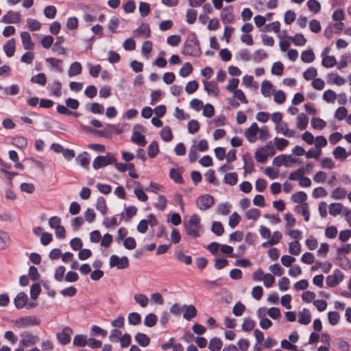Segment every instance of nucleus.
Instances as JSON below:
<instances>
[{"label":"nucleus","instance_id":"nucleus-1","mask_svg":"<svg viewBox=\"0 0 351 351\" xmlns=\"http://www.w3.org/2000/svg\"><path fill=\"white\" fill-rule=\"evenodd\" d=\"M184 228L189 236L193 238L199 237L200 217L196 214L191 215L189 220L184 222Z\"/></svg>","mask_w":351,"mask_h":351},{"label":"nucleus","instance_id":"nucleus-2","mask_svg":"<svg viewBox=\"0 0 351 351\" xmlns=\"http://www.w3.org/2000/svg\"><path fill=\"white\" fill-rule=\"evenodd\" d=\"M182 53L187 56L198 57L201 54V50L195 34H191V38L188 40L182 49Z\"/></svg>","mask_w":351,"mask_h":351},{"label":"nucleus","instance_id":"nucleus-3","mask_svg":"<svg viewBox=\"0 0 351 351\" xmlns=\"http://www.w3.org/2000/svg\"><path fill=\"white\" fill-rule=\"evenodd\" d=\"M276 154L274 145L269 142L265 146L258 149L255 153V158L257 162L264 163L269 156Z\"/></svg>","mask_w":351,"mask_h":351},{"label":"nucleus","instance_id":"nucleus-4","mask_svg":"<svg viewBox=\"0 0 351 351\" xmlns=\"http://www.w3.org/2000/svg\"><path fill=\"white\" fill-rule=\"evenodd\" d=\"M214 203L213 197L208 194L201 195L196 199L197 208L202 211L209 209Z\"/></svg>","mask_w":351,"mask_h":351},{"label":"nucleus","instance_id":"nucleus-5","mask_svg":"<svg viewBox=\"0 0 351 351\" xmlns=\"http://www.w3.org/2000/svg\"><path fill=\"white\" fill-rule=\"evenodd\" d=\"M20 338L19 345L24 348L34 346L40 340L38 336L34 335L28 331L21 332L20 334Z\"/></svg>","mask_w":351,"mask_h":351},{"label":"nucleus","instance_id":"nucleus-6","mask_svg":"<svg viewBox=\"0 0 351 351\" xmlns=\"http://www.w3.org/2000/svg\"><path fill=\"white\" fill-rule=\"evenodd\" d=\"M116 158L110 154L106 156H99L96 157L93 162V167L95 169H99L108 165L115 162Z\"/></svg>","mask_w":351,"mask_h":351},{"label":"nucleus","instance_id":"nucleus-7","mask_svg":"<svg viewBox=\"0 0 351 351\" xmlns=\"http://www.w3.org/2000/svg\"><path fill=\"white\" fill-rule=\"evenodd\" d=\"M40 320L35 316H26L17 319L15 325L19 328H27L33 326H38Z\"/></svg>","mask_w":351,"mask_h":351},{"label":"nucleus","instance_id":"nucleus-8","mask_svg":"<svg viewBox=\"0 0 351 351\" xmlns=\"http://www.w3.org/2000/svg\"><path fill=\"white\" fill-rule=\"evenodd\" d=\"M109 265L110 267H116L119 269H123L129 266V260L125 256L120 258L117 255L112 254L110 257Z\"/></svg>","mask_w":351,"mask_h":351},{"label":"nucleus","instance_id":"nucleus-9","mask_svg":"<svg viewBox=\"0 0 351 351\" xmlns=\"http://www.w3.org/2000/svg\"><path fill=\"white\" fill-rule=\"evenodd\" d=\"M343 277L344 276L340 270L335 269L332 275L327 276L326 284L330 287H334L343 280Z\"/></svg>","mask_w":351,"mask_h":351},{"label":"nucleus","instance_id":"nucleus-10","mask_svg":"<svg viewBox=\"0 0 351 351\" xmlns=\"http://www.w3.org/2000/svg\"><path fill=\"white\" fill-rule=\"evenodd\" d=\"M73 334V330L66 326L62 329V331L56 334L58 341L62 345H66L71 341V335Z\"/></svg>","mask_w":351,"mask_h":351},{"label":"nucleus","instance_id":"nucleus-11","mask_svg":"<svg viewBox=\"0 0 351 351\" xmlns=\"http://www.w3.org/2000/svg\"><path fill=\"white\" fill-rule=\"evenodd\" d=\"M259 130L258 126L256 123H253L245 131V136L250 143H254L257 140V133Z\"/></svg>","mask_w":351,"mask_h":351},{"label":"nucleus","instance_id":"nucleus-12","mask_svg":"<svg viewBox=\"0 0 351 351\" xmlns=\"http://www.w3.org/2000/svg\"><path fill=\"white\" fill-rule=\"evenodd\" d=\"M221 19L224 24L231 23L234 19L233 7L232 5L224 8L221 13Z\"/></svg>","mask_w":351,"mask_h":351},{"label":"nucleus","instance_id":"nucleus-13","mask_svg":"<svg viewBox=\"0 0 351 351\" xmlns=\"http://www.w3.org/2000/svg\"><path fill=\"white\" fill-rule=\"evenodd\" d=\"M21 20V14L18 12L9 11L1 19L4 23H16Z\"/></svg>","mask_w":351,"mask_h":351},{"label":"nucleus","instance_id":"nucleus-14","mask_svg":"<svg viewBox=\"0 0 351 351\" xmlns=\"http://www.w3.org/2000/svg\"><path fill=\"white\" fill-rule=\"evenodd\" d=\"M133 35L136 38L138 37H144V38H148L150 36V29L148 24L143 23L139 27L136 29L134 32Z\"/></svg>","mask_w":351,"mask_h":351},{"label":"nucleus","instance_id":"nucleus-15","mask_svg":"<svg viewBox=\"0 0 351 351\" xmlns=\"http://www.w3.org/2000/svg\"><path fill=\"white\" fill-rule=\"evenodd\" d=\"M182 308L184 311L183 317L186 320H191L192 318L197 315V310L195 307L192 304H184L182 306Z\"/></svg>","mask_w":351,"mask_h":351},{"label":"nucleus","instance_id":"nucleus-16","mask_svg":"<svg viewBox=\"0 0 351 351\" xmlns=\"http://www.w3.org/2000/svg\"><path fill=\"white\" fill-rule=\"evenodd\" d=\"M295 211L301 214L306 221H308L310 219V212L308 210V205L307 203L300 204L295 206Z\"/></svg>","mask_w":351,"mask_h":351},{"label":"nucleus","instance_id":"nucleus-17","mask_svg":"<svg viewBox=\"0 0 351 351\" xmlns=\"http://www.w3.org/2000/svg\"><path fill=\"white\" fill-rule=\"evenodd\" d=\"M204 89L208 93V95H213L215 97L218 96L219 95V89L217 84L214 81L210 82H204Z\"/></svg>","mask_w":351,"mask_h":351},{"label":"nucleus","instance_id":"nucleus-18","mask_svg":"<svg viewBox=\"0 0 351 351\" xmlns=\"http://www.w3.org/2000/svg\"><path fill=\"white\" fill-rule=\"evenodd\" d=\"M328 49L326 48L324 51L322 52V56H323V59L322 61V64L324 67L331 68L337 64L336 58L332 56H324V53H327Z\"/></svg>","mask_w":351,"mask_h":351},{"label":"nucleus","instance_id":"nucleus-19","mask_svg":"<svg viewBox=\"0 0 351 351\" xmlns=\"http://www.w3.org/2000/svg\"><path fill=\"white\" fill-rule=\"evenodd\" d=\"M21 38L25 49L30 50L34 47V43H32L31 36L28 32H21Z\"/></svg>","mask_w":351,"mask_h":351},{"label":"nucleus","instance_id":"nucleus-20","mask_svg":"<svg viewBox=\"0 0 351 351\" xmlns=\"http://www.w3.org/2000/svg\"><path fill=\"white\" fill-rule=\"evenodd\" d=\"M27 302V295L24 292H20L14 298V305L17 308L25 306Z\"/></svg>","mask_w":351,"mask_h":351},{"label":"nucleus","instance_id":"nucleus-21","mask_svg":"<svg viewBox=\"0 0 351 351\" xmlns=\"http://www.w3.org/2000/svg\"><path fill=\"white\" fill-rule=\"evenodd\" d=\"M5 55L10 58L14 56L15 52V40L12 38L9 40L3 47Z\"/></svg>","mask_w":351,"mask_h":351},{"label":"nucleus","instance_id":"nucleus-22","mask_svg":"<svg viewBox=\"0 0 351 351\" xmlns=\"http://www.w3.org/2000/svg\"><path fill=\"white\" fill-rule=\"evenodd\" d=\"M135 341L142 347H146L149 344V337L144 333L137 332L134 337Z\"/></svg>","mask_w":351,"mask_h":351},{"label":"nucleus","instance_id":"nucleus-23","mask_svg":"<svg viewBox=\"0 0 351 351\" xmlns=\"http://www.w3.org/2000/svg\"><path fill=\"white\" fill-rule=\"evenodd\" d=\"M82 70V64L79 62L72 63L68 70V75L73 77L81 74Z\"/></svg>","mask_w":351,"mask_h":351},{"label":"nucleus","instance_id":"nucleus-24","mask_svg":"<svg viewBox=\"0 0 351 351\" xmlns=\"http://www.w3.org/2000/svg\"><path fill=\"white\" fill-rule=\"evenodd\" d=\"M136 212L137 208L135 206H128V208H125V213H121V219L125 221H129L130 219L136 214Z\"/></svg>","mask_w":351,"mask_h":351},{"label":"nucleus","instance_id":"nucleus-25","mask_svg":"<svg viewBox=\"0 0 351 351\" xmlns=\"http://www.w3.org/2000/svg\"><path fill=\"white\" fill-rule=\"evenodd\" d=\"M308 123V117L304 114L300 113L297 117L296 127L300 130H304L306 128Z\"/></svg>","mask_w":351,"mask_h":351},{"label":"nucleus","instance_id":"nucleus-26","mask_svg":"<svg viewBox=\"0 0 351 351\" xmlns=\"http://www.w3.org/2000/svg\"><path fill=\"white\" fill-rule=\"evenodd\" d=\"M132 141L142 147L145 146L147 143L145 136L138 131L133 132L132 135Z\"/></svg>","mask_w":351,"mask_h":351},{"label":"nucleus","instance_id":"nucleus-27","mask_svg":"<svg viewBox=\"0 0 351 351\" xmlns=\"http://www.w3.org/2000/svg\"><path fill=\"white\" fill-rule=\"evenodd\" d=\"M311 318L309 310L304 308L299 314L298 322L301 324L307 325L311 322Z\"/></svg>","mask_w":351,"mask_h":351},{"label":"nucleus","instance_id":"nucleus-28","mask_svg":"<svg viewBox=\"0 0 351 351\" xmlns=\"http://www.w3.org/2000/svg\"><path fill=\"white\" fill-rule=\"evenodd\" d=\"M134 300L142 308H145L149 304L148 298L143 293H136L134 295Z\"/></svg>","mask_w":351,"mask_h":351},{"label":"nucleus","instance_id":"nucleus-29","mask_svg":"<svg viewBox=\"0 0 351 351\" xmlns=\"http://www.w3.org/2000/svg\"><path fill=\"white\" fill-rule=\"evenodd\" d=\"M273 90V85L268 80L263 81L261 84V93L265 97H270Z\"/></svg>","mask_w":351,"mask_h":351},{"label":"nucleus","instance_id":"nucleus-30","mask_svg":"<svg viewBox=\"0 0 351 351\" xmlns=\"http://www.w3.org/2000/svg\"><path fill=\"white\" fill-rule=\"evenodd\" d=\"M88 337L86 335H76L73 340V344L77 347H85L87 344Z\"/></svg>","mask_w":351,"mask_h":351},{"label":"nucleus","instance_id":"nucleus-31","mask_svg":"<svg viewBox=\"0 0 351 351\" xmlns=\"http://www.w3.org/2000/svg\"><path fill=\"white\" fill-rule=\"evenodd\" d=\"M47 64L51 67V69H54L58 72H62V69L60 65L62 62V60L60 59H57L55 58H48L46 59Z\"/></svg>","mask_w":351,"mask_h":351},{"label":"nucleus","instance_id":"nucleus-32","mask_svg":"<svg viewBox=\"0 0 351 351\" xmlns=\"http://www.w3.org/2000/svg\"><path fill=\"white\" fill-rule=\"evenodd\" d=\"M223 346L222 341L218 337H213L210 340L208 348L211 351H220Z\"/></svg>","mask_w":351,"mask_h":351},{"label":"nucleus","instance_id":"nucleus-33","mask_svg":"<svg viewBox=\"0 0 351 351\" xmlns=\"http://www.w3.org/2000/svg\"><path fill=\"white\" fill-rule=\"evenodd\" d=\"M238 176L236 172L227 173L223 178L224 183L230 186H234L237 183Z\"/></svg>","mask_w":351,"mask_h":351},{"label":"nucleus","instance_id":"nucleus-34","mask_svg":"<svg viewBox=\"0 0 351 351\" xmlns=\"http://www.w3.org/2000/svg\"><path fill=\"white\" fill-rule=\"evenodd\" d=\"M287 38L293 41L296 46H304L306 43V39L302 34H296L294 36H288Z\"/></svg>","mask_w":351,"mask_h":351},{"label":"nucleus","instance_id":"nucleus-35","mask_svg":"<svg viewBox=\"0 0 351 351\" xmlns=\"http://www.w3.org/2000/svg\"><path fill=\"white\" fill-rule=\"evenodd\" d=\"M160 134L161 138L165 142H169L173 138V134H172L171 130L169 126L166 125V126L163 127L162 129L161 130Z\"/></svg>","mask_w":351,"mask_h":351},{"label":"nucleus","instance_id":"nucleus-36","mask_svg":"<svg viewBox=\"0 0 351 351\" xmlns=\"http://www.w3.org/2000/svg\"><path fill=\"white\" fill-rule=\"evenodd\" d=\"M134 184L138 186L134 191V193L136 195L137 199L141 202H146L148 199V197L141 188V184L138 182H135Z\"/></svg>","mask_w":351,"mask_h":351},{"label":"nucleus","instance_id":"nucleus-37","mask_svg":"<svg viewBox=\"0 0 351 351\" xmlns=\"http://www.w3.org/2000/svg\"><path fill=\"white\" fill-rule=\"evenodd\" d=\"M333 155L336 159L343 160H345L348 154L346 152L345 148L338 146L333 151Z\"/></svg>","mask_w":351,"mask_h":351},{"label":"nucleus","instance_id":"nucleus-38","mask_svg":"<svg viewBox=\"0 0 351 351\" xmlns=\"http://www.w3.org/2000/svg\"><path fill=\"white\" fill-rule=\"evenodd\" d=\"M301 252L300 244L298 241H291L289 243V254L298 256Z\"/></svg>","mask_w":351,"mask_h":351},{"label":"nucleus","instance_id":"nucleus-39","mask_svg":"<svg viewBox=\"0 0 351 351\" xmlns=\"http://www.w3.org/2000/svg\"><path fill=\"white\" fill-rule=\"evenodd\" d=\"M12 143L14 146L23 149L27 145V140L23 136H17L12 138Z\"/></svg>","mask_w":351,"mask_h":351},{"label":"nucleus","instance_id":"nucleus-40","mask_svg":"<svg viewBox=\"0 0 351 351\" xmlns=\"http://www.w3.org/2000/svg\"><path fill=\"white\" fill-rule=\"evenodd\" d=\"M87 152H84L76 158V161L84 169L89 168L90 160L87 157Z\"/></svg>","mask_w":351,"mask_h":351},{"label":"nucleus","instance_id":"nucleus-41","mask_svg":"<svg viewBox=\"0 0 351 351\" xmlns=\"http://www.w3.org/2000/svg\"><path fill=\"white\" fill-rule=\"evenodd\" d=\"M31 82L34 84H38L41 86H45L47 82V77L45 73H40L36 75H34L31 77Z\"/></svg>","mask_w":351,"mask_h":351},{"label":"nucleus","instance_id":"nucleus-42","mask_svg":"<svg viewBox=\"0 0 351 351\" xmlns=\"http://www.w3.org/2000/svg\"><path fill=\"white\" fill-rule=\"evenodd\" d=\"M312 127L315 130H322L326 125V122L318 117H313L311 121Z\"/></svg>","mask_w":351,"mask_h":351},{"label":"nucleus","instance_id":"nucleus-43","mask_svg":"<svg viewBox=\"0 0 351 351\" xmlns=\"http://www.w3.org/2000/svg\"><path fill=\"white\" fill-rule=\"evenodd\" d=\"M301 60L304 62L311 63L315 60V54L311 49L306 50L301 54Z\"/></svg>","mask_w":351,"mask_h":351},{"label":"nucleus","instance_id":"nucleus-44","mask_svg":"<svg viewBox=\"0 0 351 351\" xmlns=\"http://www.w3.org/2000/svg\"><path fill=\"white\" fill-rule=\"evenodd\" d=\"M329 213L332 216H336L341 213L343 210V206L340 203H332L329 205Z\"/></svg>","mask_w":351,"mask_h":351},{"label":"nucleus","instance_id":"nucleus-45","mask_svg":"<svg viewBox=\"0 0 351 351\" xmlns=\"http://www.w3.org/2000/svg\"><path fill=\"white\" fill-rule=\"evenodd\" d=\"M128 319L130 325L136 326L141 323V317L138 313L132 312L129 313Z\"/></svg>","mask_w":351,"mask_h":351},{"label":"nucleus","instance_id":"nucleus-46","mask_svg":"<svg viewBox=\"0 0 351 351\" xmlns=\"http://www.w3.org/2000/svg\"><path fill=\"white\" fill-rule=\"evenodd\" d=\"M328 82H332L338 86L343 85L346 83L345 79L336 73L328 74Z\"/></svg>","mask_w":351,"mask_h":351},{"label":"nucleus","instance_id":"nucleus-47","mask_svg":"<svg viewBox=\"0 0 351 351\" xmlns=\"http://www.w3.org/2000/svg\"><path fill=\"white\" fill-rule=\"evenodd\" d=\"M157 321V316L155 314L151 313L146 315L144 320V324L147 327H153L156 325Z\"/></svg>","mask_w":351,"mask_h":351},{"label":"nucleus","instance_id":"nucleus-48","mask_svg":"<svg viewBox=\"0 0 351 351\" xmlns=\"http://www.w3.org/2000/svg\"><path fill=\"white\" fill-rule=\"evenodd\" d=\"M159 152L158 144L156 141L152 142L148 146V155L150 158H155Z\"/></svg>","mask_w":351,"mask_h":351},{"label":"nucleus","instance_id":"nucleus-49","mask_svg":"<svg viewBox=\"0 0 351 351\" xmlns=\"http://www.w3.org/2000/svg\"><path fill=\"white\" fill-rule=\"evenodd\" d=\"M176 257L178 261L184 262L186 265H190L192 263L191 256L184 255V252L181 250L176 252Z\"/></svg>","mask_w":351,"mask_h":351},{"label":"nucleus","instance_id":"nucleus-50","mask_svg":"<svg viewBox=\"0 0 351 351\" xmlns=\"http://www.w3.org/2000/svg\"><path fill=\"white\" fill-rule=\"evenodd\" d=\"M243 161H244V171L245 173H251L254 171V162L250 158H247L245 156H243Z\"/></svg>","mask_w":351,"mask_h":351},{"label":"nucleus","instance_id":"nucleus-51","mask_svg":"<svg viewBox=\"0 0 351 351\" xmlns=\"http://www.w3.org/2000/svg\"><path fill=\"white\" fill-rule=\"evenodd\" d=\"M96 209L99 211L102 215H105L107 210L105 199L103 197L97 198L96 203Z\"/></svg>","mask_w":351,"mask_h":351},{"label":"nucleus","instance_id":"nucleus-52","mask_svg":"<svg viewBox=\"0 0 351 351\" xmlns=\"http://www.w3.org/2000/svg\"><path fill=\"white\" fill-rule=\"evenodd\" d=\"M308 8L311 12L317 13L321 10V5L317 0H308L307 1Z\"/></svg>","mask_w":351,"mask_h":351},{"label":"nucleus","instance_id":"nucleus-53","mask_svg":"<svg viewBox=\"0 0 351 351\" xmlns=\"http://www.w3.org/2000/svg\"><path fill=\"white\" fill-rule=\"evenodd\" d=\"M237 57L243 61H250L253 59L250 51L247 49H242L237 53Z\"/></svg>","mask_w":351,"mask_h":351},{"label":"nucleus","instance_id":"nucleus-54","mask_svg":"<svg viewBox=\"0 0 351 351\" xmlns=\"http://www.w3.org/2000/svg\"><path fill=\"white\" fill-rule=\"evenodd\" d=\"M292 200L296 203H305L304 202L307 199L306 194L303 191L298 192L295 194H293L291 196Z\"/></svg>","mask_w":351,"mask_h":351},{"label":"nucleus","instance_id":"nucleus-55","mask_svg":"<svg viewBox=\"0 0 351 351\" xmlns=\"http://www.w3.org/2000/svg\"><path fill=\"white\" fill-rule=\"evenodd\" d=\"M90 334L93 337H106L107 335V331L98 326L93 325L90 328Z\"/></svg>","mask_w":351,"mask_h":351},{"label":"nucleus","instance_id":"nucleus-56","mask_svg":"<svg viewBox=\"0 0 351 351\" xmlns=\"http://www.w3.org/2000/svg\"><path fill=\"white\" fill-rule=\"evenodd\" d=\"M212 232L217 236H221L224 232L223 227L221 222L214 221L211 227Z\"/></svg>","mask_w":351,"mask_h":351},{"label":"nucleus","instance_id":"nucleus-57","mask_svg":"<svg viewBox=\"0 0 351 351\" xmlns=\"http://www.w3.org/2000/svg\"><path fill=\"white\" fill-rule=\"evenodd\" d=\"M256 325L254 321L251 319L250 318H245L241 326L242 330L246 332L252 330Z\"/></svg>","mask_w":351,"mask_h":351},{"label":"nucleus","instance_id":"nucleus-58","mask_svg":"<svg viewBox=\"0 0 351 351\" xmlns=\"http://www.w3.org/2000/svg\"><path fill=\"white\" fill-rule=\"evenodd\" d=\"M231 205L228 203H222L218 205L217 212L223 215H227L230 212Z\"/></svg>","mask_w":351,"mask_h":351},{"label":"nucleus","instance_id":"nucleus-59","mask_svg":"<svg viewBox=\"0 0 351 351\" xmlns=\"http://www.w3.org/2000/svg\"><path fill=\"white\" fill-rule=\"evenodd\" d=\"M240 215L237 213L234 212L230 215L229 218L228 225L231 228H234L240 222Z\"/></svg>","mask_w":351,"mask_h":351},{"label":"nucleus","instance_id":"nucleus-60","mask_svg":"<svg viewBox=\"0 0 351 351\" xmlns=\"http://www.w3.org/2000/svg\"><path fill=\"white\" fill-rule=\"evenodd\" d=\"M86 66L89 69V73L93 77H97L101 70L100 64L93 65L90 63H87Z\"/></svg>","mask_w":351,"mask_h":351},{"label":"nucleus","instance_id":"nucleus-61","mask_svg":"<svg viewBox=\"0 0 351 351\" xmlns=\"http://www.w3.org/2000/svg\"><path fill=\"white\" fill-rule=\"evenodd\" d=\"M336 98V93L330 89L324 91L323 94V99L328 103H333Z\"/></svg>","mask_w":351,"mask_h":351},{"label":"nucleus","instance_id":"nucleus-62","mask_svg":"<svg viewBox=\"0 0 351 351\" xmlns=\"http://www.w3.org/2000/svg\"><path fill=\"white\" fill-rule=\"evenodd\" d=\"M61 87H62V84L59 81L56 80V81L53 82V83L51 84V88L52 94L57 97H60L61 96Z\"/></svg>","mask_w":351,"mask_h":351},{"label":"nucleus","instance_id":"nucleus-63","mask_svg":"<svg viewBox=\"0 0 351 351\" xmlns=\"http://www.w3.org/2000/svg\"><path fill=\"white\" fill-rule=\"evenodd\" d=\"M152 42L149 40L145 41L142 45L141 51L144 56L148 58V55L152 50Z\"/></svg>","mask_w":351,"mask_h":351},{"label":"nucleus","instance_id":"nucleus-64","mask_svg":"<svg viewBox=\"0 0 351 351\" xmlns=\"http://www.w3.org/2000/svg\"><path fill=\"white\" fill-rule=\"evenodd\" d=\"M192 71H193L192 65L189 62H186L181 68L179 73L182 77H186L191 73Z\"/></svg>","mask_w":351,"mask_h":351}]
</instances>
